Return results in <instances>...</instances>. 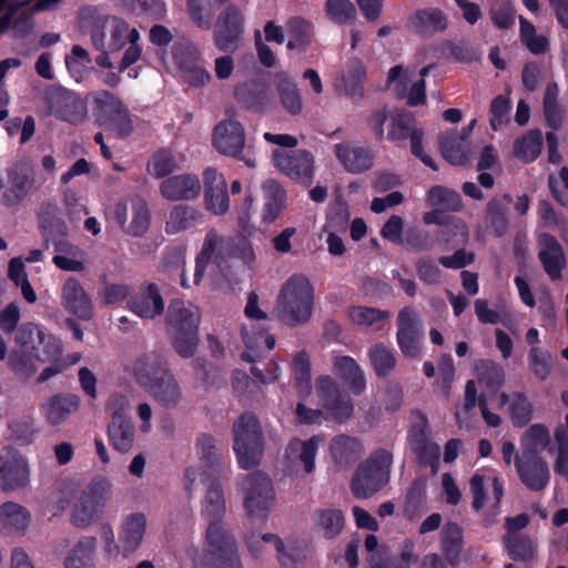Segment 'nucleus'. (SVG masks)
<instances>
[{"mask_svg":"<svg viewBox=\"0 0 568 568\" xmlns=\"http://www.w3.org/2000/svg\"><path fill=\"white\" fill-rule=\"evenodd\" d=\"M185 489L191 494L192 485L200 477L206 491L201 501V515L209 521L205 534L202 564L206 568H242L234 536L226 529L225 498L219 478L199 468L185 470Z\"/></svg>","mask_w":568,"mask_h":568,"instance_id":"nucleus-1","label":"nucleus"},{"mask_svg":"<svg viewBox=\"0 0 568 568\" xmlns=\"http://www.w3.org/2000/svg\"><path fill=\"white\" fill-rule=\"evenodd\" d=\"M227 258H239L245 264L254 262L255 253L251 242L241 234L222 237L215 229L209 230L195 257L194 283L202 281L210 263L225 275L230 268Z\"/></svg>","mask_w":568,"mask_h":568,"instance_id":"nucleus-2","label":"nucleus"},{"mask_svg":"<svg viewBox=\"0 0 568 568\" xmlns=\"http://www.w3.org/2000/svg\"><path fill=\"white\" fill-rule=\"evenodd\" d=\"M134 376L158 403L166 408L175 407L182 397L180 386L166 361L156 353L141 355L134 365Z\"/></svg>","mask_w":568,"mask_h":568,"instance_id":"nucleus-3","label":"nucleus"},{"mask_svg":"<svg viewBox=\"0 0 568 568\" xmlns=\"http://www.w3.org/2000/svg\"><path fill=\"white\" fill-rule=\"evenodd\" d=\"M314 308V288L303 274H294L283 284L276 300L278 320L292 327L308 322Z\"/></svg>","mask_w":568,"mask_h":568,"instance_id":"nucleus-4","label":"nucleus"},{"mask_svg":"<svg viewBox=\"0 0 568 568\" xmlns=\"http://www.w3.org/2000/svg\"><path fill=\"white\" fill-rule=\"evenodd\" d=\"M95 7L80 9L78 19L81 27L87 20L93 19L91 26V40L94 48H106L111 52H119L131 40L132 29L129 23L115 16H95Z\"/></svg>","mask_w":568,"mask_h":568,"instance_id":"nucleus-5","label":"nucleus"},{"mask_svg":"<svg viewBox=\"0 0 568 568\" xmlns=\"http://www.w3.org/2000/svg\"><path fill=\"white\" fill-rule=\"evenodd\" d=\"M200 313L183 302L170 304L166 313L168 333L176 353L184 358L194 355L199 344Z\"/></svg>","mask_w":568,"mask_h":568,"instance_id":"nucleus-6","label":"nucleus"},{"mask_svg":"<svg viewBox=\"0 0 568 568\" xmlns=\"http://www.w3.org/2000/svg\"><path fill=\"white\" fill-rule=\"evenodd\" d=\"M393 455L379 448L357 467L352 481V494L358 499H367L382 490L390 479Z\"/></svg>","mask_w":568,"mask_h":568,"instance_id":"nucleus-7","label":"nucleus"},{"mask_svg":"<svg viewBox=\"0 0 568 568\" xmlns=\"http://www.w3.org/2000/svg\"><path fill=\"white\" fill-rule=\"evenodd\" d=\"M233 449L241 468L248 470L260 464L264 437L261 424L253 413H243L234 423Z\"/></svg>","mask_w":568,"mask_h":568,"instance_id":"nucleus-8","label":"nucleus"},{"mask_svg":"<svg viewBox=\"0 0 568 568\" xmlns=\"http://www.w3.org/2000/svg\"><path fill=\"white\" fill-rule=\"evenodd\" d=\"M410 425L407 430V442L420 467H429L433 474L439 468L440 447L430 439L429 422L422 410L410 414Z\"/></svg>","mask_w":568,"mask_h":568,"instance_id":"nucleus-9","label":"nucleus"},{"mask_svg":"<svg viewBox=\"0 0 568 568\" xmlns=\"http://www.w3.org/2000/svg\"><path fill=\"white\" fill-rule=\"evenodd\" d=\"M111 488V481L106 477L92 479L82 491L79 503L73 506V524L84 527L94 523L110 499Z\"/></svg>","mask_w":568,"mask_h":568,"instance_id":"nucleus-10","label":"nucleus"},{"mask_svg":"<svg viewBox=\"0 0 568 568\" xmlns=\"http://www.w3.org/2000/svg\"><path fill=\"white\" fill-rule=\"evenodd\" d=\"M60 0H0L7 13L0 18V34L12 29L17 37L27 34L33 26L32 14L52 8Z\"/></svg>","mask_w":568,"mask_h":568,"instance_id":"nucleus-11","label":"nucleus"},{"mask_svg":"<svg viewBox=\"0 0 568 568\" xmlns=\"http://www.w3.org/2000/svg\"><path fill=\"white\" fill-rule=\"evenodd\" d=\"M97 123L116 139H125L133 132V122L124 103L110 93L100 91L98 98Z\"/></svg>","mask_w":568,"mask_h":568,"instance_id":"nucleus-12","label":"nucleus"},{"mask_svg":"<svg viewBox=\"0 0 568 568\" xmlns=\"http://www.w3.org/2000/svg\"><path fill=\"white\" fill-rule=\"evenodd\" d=\"M244 507L251 517L265 519L274 501L271 478L261 471L250 474L245 480Z\"/></svg>","mask_w":568,"mask_h":568,"instance_id":"nucleus-13","label":"nucleus"},{"mask_svg":"<svg viewBox=\"0 0 568 568\" xmlns=\"http://www.w3.org/2000/svg\"><path fill=\"white\" fill-rule=\"evenodd\" d=\"M244 34V16L233 4L217 17L214 28V44L222 52H234Z\"/></svg>","mask_w":568,"mask_h":568,"instance_id":"nucleus-14","label":"nucleus"},{"mask_svg":"<svg viewBox=\"0 0 568 568\" xmlns=\"http://www.w3.org/2000/svg\"><path fill=\"white\" fill-rule=\"evenodd\" d=\"M30 468L27 459L16 449H0V490L12 493L28 486Z\"/></svg>","mask_w":568,"mask_h":568,"instance_id":"nucleus-15","label":"nucleus"},{"mask_svg":"<svg viewBox=\"0 0 568 568\" xmlns=\"http://www.w3.org/2000/svg\"><path fill=\"white\" fill-rule=\"evenodd\" d=\"M274 165L284 172L287 176L310 186L314 179V158L307 150H293L286 152L283 150L273 151Z\"/></svg>","mask_w":568,"mask_h":568,"instance_id":"nucleus-16","label":"nucleus"},{"mask_svg":"<svg viewBox=\"0 0 568 568\" xmlns=\"http://www.w3.org/2000/svg\"><path fill=\"white\" fill-rule=\"evenodd\" d=\"M396 323V341L400 352L406 357H418L424 337L418 313L413 306H405L398 312Z\"/></svg>","mask_w":568,"mask_h":568,"instance_id":"nucleus-17","label":"nucleus"},{"mask_svg":"<svg viewBox=\"0 0 568 568\" xmlns=\"http://www.w3.org/2000/svg\"><path fill=\"white\" fill-rule=\"evenodd\" d=\"M32 357L39 363L50 364L38 377V382H45L67 368V363L62 359V346L54 335L42 329L38 342L31 352Z\"/></svg>","mask_w":568,"mask_h":568,"instance_id":"nucleus-18","label":"nucleus"},{"mask_svg":"<svg viewBox=\"0 0 568 568\" xmlns=\"http://www.w3.org/2000/svg\"><path fill=\"white\" fill-rule=\"evenodd\" d=\"M316 392L323 407L333 419L344 423L353 416V400L343 396L335 381L329 376H320L316 379Z\"/></svg>","mask_w":568,"mask_h":568,"instance_id":"nucleus-19","label":"nucleus"},{"mask_svg":"<svg viewBox=\"0 0 568 568\" xmlns=\"http://www.w3.org/2000/svg\"><path fill=\"white\" fill-rule=\"evenodd\" d=\"M316 392L323 407L333 419L344 423L353 416V400L343 396L335 381L329 376H320L316 379Z\"/></svg>","mask_w":568,"mask_h":568,"instance_id":"nucleus-20","label":"nucleus"},{"mask_svg":"<svg viewBox=\"0 0 568 568\" xmlns=\"http://www.w3.org/2000/svg\"><path fill=\"white\" fill-rule=\"evenodd\" d=\"M131 222L128 224L129 206L126 202H118L114 206V219L119 226L129 235L143 236L150 227L151 214L145 200L134 196L130 200Z\"/></svg>","mask_w":568,"mask_h":568,"instance_id":"nucleus-21","label":"nucleus"},{"mask_svg":"<svg viewBox=\"0 0 568 568\" xmlns=\"http://www.w3.org/2000/svg\"><path fill=\"white\" fill-rule=\"evenodd\" d=\"M41 227L44 231L47 247L53 248V263L63 271L71 270V242L65 223L54 220L49 222L47 217H41Z\"/></svg>","mask_w":568,"mask_h":568,"instance_id":"nucleus-22","label":"nucleus"},{"mask_svg":"<svg viewBox=\"0 0 568 568\" xmlns=\"http://www.w3.org/2000/svg\"><path fill=\"white\" fill-rule=\"evenodd\" d=\"M514 463L520 481L530 491H541L549 484V466L541 456L517 454Z\"/></svg>","mask_w":568,"mask_h":568,"instance_id":"nucleus-23","label":"nucleus"},{"mask_svg":"<svg viewBox=\"0 0 568 568\" xmlns=\"http://www.w3.org/2000/svg\"><path fill=\"white\" fill-rule=\"evenodd\" d=\"M234 98L241 106L255 113L266 111L273 101L268 83L262 79H251L236 84Z\"/></svg>","mask_w":568,"mask_h":568,"instance_id":"nucleus-24","label":"nucleus"},{"mask_svg":"<svg viewBox=\"0 0 568 568\" xmlns=\"http://www.w3.org/2000/svg\"><path fill=\"white\" fill-rule=\"evenodd\" d=\"M205 209L214 215H224L230 207V196L224 175L214 168L203 172Z\"/></svg>","mask_w":568,"mask_h":568,"instance_id":"nucleus-25","label":"nucleus"},{"mask_svg":"<svg viewBox=\"0 0 568 568\" xmlns=\"http://www.w3.org/2000/svg\"><path fill=\"white\" fill-rule=\"evenodd\" d=\"M538 260L545 273L552 280L558 281L567 265L566 255L559 241L549 233H541L537 239Z\"/></svg>","mask_w":568,"mask_h":568,"instance_id":"nucleus-26","label":"nucleus"},{"mask_svg":"<svg viewBox=\"0 0 568 568\" xmlns=\"http://www.w3.org/2000/svg\"><path fill=\"white\" fill-rule=\"evenodd\" d=\"M126 307L141 318L153 320L164 312V300L158 285L149 283L128 298Z\"/></svg>","mask_w":568,"mask_h":568,"instance_id":"nucleus-27","label":"nucleus"},{"mask_svg":"<svg viewBox=\"0 0 568 568\" xmlns=\"http://www.w3.org/2000/svg\"><path fill=\"white\" fill-rule=\"evenodd\" d=\"M213 143L220 153L239 156L245 144L243 125L235 120L222 121L214 129Z\"/></svg>","mask_w":568,"mask_h":568,"instance_id":"nucleus-28","label":"nucleus"},{"mask_svg":"<svg viewBox=\"0 0 568 568\" xmlns=\"http://www.w3.org/2000/svg\"><path fill=\"white\" fill-rule=\"evenodd\" d=\"M32 523L30 510L16 501H6L0 505V531L8 536L22 537Z\"/></svg>","mask_w":568,"mask_h":568,"instance_id":"nucleus-29","label":"nucleus"},{"mask_svg":"<svg viewBox=\"0 0 568 568\" xmlns=\"http://www.w3.org/2000/svg\"><path fill=\"white\" fill-rule=\"evenodd\" d=\"M408 28L424 38L443 33L448 28V19L439 8L418 9L408 17Z\"/></svg>","mask_w":568,"mask_h":568,"instance_id":"nucleus-30","label":"nucleus"},{"mask_svg":"<svg viewBox=\"0 0 568 568\" xmlns=\"http://www.w3.org/2000/svg\"><path fill=\"white\" fill-rule=\"evenodd\" d=\"M160 192L170 201L194 200L201 193V182L191 173L173 175L162 181Z\"/></svg>","mask_w":568,"mask_h":568,"instance_id":"nucleus-31","label":"nucleus"},{"mask_svg":"<svg viewBox=\"0 0 568 568\" xmlns=\"http://www.w3.org/2000/svg\"><path fill=\"white\" fill-rule=\"evenodd\" d=\"M145 530L146 517L142 513H133L122 519L119 542L124 557L133 555L140 548Z\"/></svg>","mask_w":568,"mask_h":568,"instance_id":"nucleus-32","label":"nucleus"},{"mask_svg":"<svg viewBox=\"0 0 568 568\" xmlns=\"http://www.w3.org/2000/svg\"><path fill=\"white\" fill-rule=\"evenodd\" d=\"M7 176V182L0 176V202L6 206H13L27 196L33 180L17 168L8 169Z\"/></svg>","mask_w":568,"mask_h":568,"instance_id":"nucleus-33","label":"nucleus"},{"mask_svg":"<svg viewBox=\"0 0 568 568\" xmlns=\"http://www.w3.org/2000/svg\"><path fill=\"white\" fill-rule=\"evenodd\" d=\"M335 155L346 171L358 174L369 170L374 155L368 148L342 142L335 145Z\"/></svg>","mask_w":568,"mask_h":568,"instance_id":"nucleus-34","label":"nucleus"},{"mask_svg":"<svg viewBox=\"0 0 568 568\" xmlns=\"http://www.w3.org/2000/svg\"><path fill=\"white\" fill-rule=\"evenodd\" d=\"M274 79L283 110L292 116L300 115L303 111V98L294 78L287 71H278Z\"/></svg>","mask_w":568,"mask_h":568,"instance_id":"nucleus-35","label":"nucleus"},{"mask_svg":"<svg viewBox=\"0 0 568 568\" xmlns=\"http://www.w3.org/2000/svg\"><path fill=\"white\" fill-rule=\"evenodd\" d=\"M108 436L113 449L128 453L135 440V427L131 418L120 412H114L108 426Z\"/></svg>","mask_w":568,"mask_h":568,"instance_id":"nucleus-36","label":"nucleus"},{"mask_svg":"<svg viewBox=\"0 0 568 568\" xmlns=\"http://www.w3.org/2000/svg\"><path fill=\"white\" fill-rule=\"evenodd\" d=\"M264 205L261 213L262 223H274L286 206V191L274 179H268L262 184Z\"/></svg>","mask_w":568,"mask_h":568,"instance_id":"nucleus-37","label":"nucleus"},{"mask_svg":"<svg viewBox=\"0 0 568 568\" xmlns=\"http://www.w3.org/2000/svg\"><path fill=\"white\" fill-rule=\"evenodd\" d=\"M513 203L510 194L493 197L485 210V223L496 237L504 236L509 227L508 206Z\"/></svg>","mask_w":568,"mask_h":568,"instance_id":"nucleus-38","label":"nucleus"},{"mask_svg":"<svg viewBox=\"0 0 568 568\" xmlns=\"http://www.w3.org/2000/svg\"><path fill=\"white\" fill-rule=\"evenodd\" d=\"M439 547L449 566L453 568L459 566L464 547V531L457 523L444 524L439 536Z\"/></svg>","mask_w":568,"mask_h":568,"instance_id":"nucleus-39","label":"nucleus"},{"mask_svg":"<svg viewBox=\"0 0 568 568\" xmlns=\"http://www.w3.org/2000/svg\"><path fill=\"white\" fill-rule=\"evenodd\" d=\"M334 373L344 382L354 395H361L366 389V378L363 369L351 356H338L333 362Z\"/></svg>","mask_w":568,"mask_h":568,"instance_id":"nucleus-40","label":"nucleus"},{"mask_svg":"<svg viewBox=\"0 0 568 568\" xmlns=\"http://www.w3.org/2000/svg\"><path fill=\"white\" fill-rule=\"evenodd\" d=\"M204 223V214L189 204H179L170 211L165 224L168 234H178Z\"/></svg>","mask_w":568,"mask_h":568,"instance_id":"nucleus-41","label":"nucleus"},{"mask_svg":"<svg viewBox=\"0 0 568 568\" xmlns=\"http://www.w3.org/2000/svg\"><path fill=\"white\" fill-rule=\"evenodd\" d=\"M321 437L312 436L307 440L300 438L292 439L286 447V457L293 463H301L306 474L315 469V458L318 450Z\"/></svg>","mask_w":568,"mask_h":568,"instance_id":"nucleus-42","label":"nucleus"},{"mask_svg":"<svg viewBox=\"0 0 568 568\" xmlns=\"http://www.w3.org/2000/svg\"><path fill=\"white\" fill-rule=\"evenodd\" d=\"M469 232L467 224L457 216H448L447 222L437 230L435 242L443 250H453L468 242Z\"/></svg>","mask_w":568,"mask_h":568,"instance_id":"nucleus-43","label":"nucleus"},{"mask_svg":"<svg viewBox=\"0 0 568 568\" xmlns=\"http://www.w3.org/2000/svg\"><path fill=\"white\" fill-rule=\"evenodd\" d=\"M363 449L362 442L349 435H337L329 445L331 456L339 466L355 463L362 456Z\"/></svg>","mask_w":568,"mask_h":568,"instance_id":"nucleus-44","label":"nucleus"},{"mask_svg":"<svg viewBox=\"0 0 568 568\" xmlns=\"http://www.w3.org/2000/svg\"><path fill=\"white\" fill-rule=\"evenodd\" d=\"M416 559L414 542L405 539L398 556L373 554L368 559V568H410Z\"/></svg>","mask_w":568,"mask_h":568,"instance_id":"nucleus-45","label":"nucleus"},{"mask_svg":"<svg viewBox=\"0 0 568 568\" xmlns=\"http://www.w3.org/2000/svg\"><path fill=\"white\" fill-rule=\"evenodd\" d=\"M439 149L443 158L452 165H464L468 162L470 142L456 138V132H447L439 139Z\"/></svg>","mask_w":568,"mask_h":568,"instance_id":"nucleus-46","label":"nucleus"},{"mask_svg":"<svg viewBox=\"0 0 568 568\" xmlns=\"http://www.w3.org/2000/svg\"><path fill=\"white\" fill-rule=\"evenodd\" d=\"M345 94L353 101H359L364 97L366 81V68L359 59L352 60L343 75Z\"/></svg>","mask_w":568,"mask_h":568,"instance_id":"nucleus-47","label":"nucleus"},{"mask_svg":"<svg viewBox=\"0 0 568 568\" xmlns=\"http://www.w3.org/2000/svg\"><path fill=\"white\" fill-rule=\"evenodd\" d=\"M368 359L375 374L381 378L389 376L397 363L395 351L381 342L369 347Z\"/></svg>","mask_w":568,"mask_h":568,"instance_id":"nucleus-48","label":"nucleus"},{"mask_svg":"<svg viewBox=\"0 0 568 568\" xmlns=\"http://www.w3.org/2000/svg\"><path fill=\"white\" fill-rule=\"evenodd\" d=\"M437 52L447 60L470 64L479 60L478 51L465 41L444 40L437 47Z\"/></svg>","mask_w":568,"mask_h":568,"instance_id":"nucleus-49","label":"nucleus"},{"mask_svg":"<svg viewBox=\"0 0 568 568\" xmlns=\"http://www.w3.org/2000/svg\"><path fill=\"white\" fill-rule=\"evenodd\" d=\"M288 50L305 51L312 41V24L302 17H292L287 21Z\"/></svg>","mask_w":568,"mask_h":568,"instance_id":"nucleus-50","label":"nucleus"},{"mask_svg":"<svg viewBox=\"0 0 568 568\" xmlns=\"http://www.w3.org/2000/svg\"><path fill=\"white\" fill-rule=\"evenodd\" d=\"M427 205L445 212H458L463 207L460 194L442 185L428 190Z\"/></svg>","mask_w":568,"mask_h":568,"instance_id":"nucleus-51","label":"nucleus"},{"mask_svg":"<svg viewBox=\"0 0 568 568\" xmlns=\"http://www.w3.org/2000/svg\"><path fill=\"white\" fill-rule=\"evenodd\" d=\"M542 150V135L539 130H530L514 143V154L525 163L534 162Z\"/></svg>","mask_w":568,"mask_h":568,"instance_id":"nucleus-52","label":"nucleus"},{"mask_svg":"<svg viewBox=\"0 0 568 568\" xmlns=\"http://www.w3.org/2000/svg\"><path fill=\"white\" fill-rule=\"evenodd\" d=\"M351 322L358 326L369 327L376 325L375 329H383V322L390 317L389 311L368 306H351L347 311Z\"/></svg>","mask_w":568,"mask_h":568,"instance_id":"nucleus-53","label":"nucleus"},{"mask_svg":"<svg viewBox=\"0 0 568 568\" xmlns=\"http://www.w3.org/2000/svg\"><path fill=\"white\" fill-rule=\"evenodd\" d=\"M426 479L423 477L414 479L410 484L404 503V516L407 519L413 520L423 513L426 501Z\"/></svg>","mask_w":568,"mask_h":568,"instance_id":"nucleus-54","label":"nucleus"},{"mask_svg":"<svg viewBox=\"0 0 568 568\" xmlns=\"http://www.w3.org/2000/svg\"><path fill=\"white\" fill-rule=\"evenodd\" d=\"M345 526V517L339 509H320L316 511L315 527L326 539L337 537Z\"/></svg>","mask_w":568,"mask_h":568,"instance_id":"nucleus-55","label":"nucleus"},{"mask_svg":"<svg viewBox=\"0 0 568 568\" xmlns=\"http://www.w3.org/2000/svg\"><path fill=\"white\" fill-rule=\"evenodd\" d=\"M549 443L550 434L548 428L541 424L531 425L521 437L520 454L540 456Z\"/></svg>","mask_w":568,"mask_h":568,"instance_id":"nucleus-56","label":"nucleus"},{"mask_svg":"<svg viewBox=\"0 0 568 568\" xmlns=\"http://www.w3.org/2000/svg\"><path fill=\"white\" fill-rule=\"evenodd\" d=\"M558 85L556 82H551L546 87L544 94V115L547 125L557 131L561 128L564 122V109L557 101Z\"/></svg>","mask_w":568,"mask_h":568,"instance_id":"nucleus-57","label":"nucleus"},{"mask_svg":"<svg viewBox=\"0 0 568 568\" xmlns=\"http://www.w3.org/2000/svg\"><path fill=\"white\" fill-rule=\"evenodd\" d=\"M262 540L273 542L283 568H300L303 565L305 558L303 552L296 547H285L280 536L266 532L262 535Z\"/></svg>","mask_w":568,"mask_h":568,"instance_id":"nucleus-58","label":"nucleus"},{"mask_svg":"<svg viewBox=\"0 0 568 568\" xmlns=\"http://www.w3.org/2000/svg\"><path fill=\"white\" fill-rule=\"evenodd\" d=\"M178 169V162L170 149H160L152 154L146 164V171L155 179H162Z\"/></svg>","mask_w":568,"mask_h":568,"instance_id":"nucleus-59","label":"nucleus"},{"mask_svg":"<svg viewBox=\"0 0 568 568\" xmlns=\"http://www.w3.org/2000/svg\"><path fill=\"white\" fill-rule=\"evenodd\" d=\"M509 557L515 561H527L534 557V542L525 535L515 534L504 538Z\"/></svg>","mask_w":568,"mask_h":568,"instance_id":"nucleus-60","label":"nucleus"},{"mask_svg":"<svg viewBox=\"0 0 568 568\" xmlns=\"http://www.w3.org/2000/svg\"><path fill=\"white\" fill-rule=\"evenodd\" d=\"M478 379L488 388H499L505 381L504 368L491 359H479L475 363Z\"/></svg>","mask_w":568,"mask_h":568,"instance_id":"nucleus-61","label":"nucleus"},{"mask_svg":"<svg viewBox=\"0 0 568 568\" xmlns=\"http://www.w3.org/2000/svg\"><path fill=\"white\" fill-rule=\"evenodd\" d=\"M325 11L336 24H351L356 19V7L351 0H326Z\"/></svg>","mask_w":568,"mask_h":568,"instance_id":"nucleus-62","label":"nucleus"},{"mask_svg":"<svg viewBox=\"0 0 568 568\" xmlns=\"http://www.w3.org/2000/svg\"><path fill=\"white\" fill-rule=\"evenodd\" d=\"M97 550V538L85 536L73 547V568H93Z\"/></svg>","mask_w":568,"mask_h":568,"instance_id":"nucleus-63","label":"nucleus"},{"mask_svg":"<svg viewBox=\"0 0 568 568\" xmlns=\"http://www.w3.org/2000/svg\"><path fill=\"white\" fill-rule=\"evenodd\" d=\"M528 364L530 371L539 381H546L551 375V355L547 349L531 347L528 353Z\"/></svg>","mask_w":568,"mask_h":568,"instance_id":"nucleus-64","label":"nucleus"}]
</instances>
